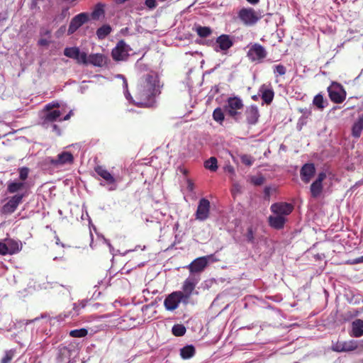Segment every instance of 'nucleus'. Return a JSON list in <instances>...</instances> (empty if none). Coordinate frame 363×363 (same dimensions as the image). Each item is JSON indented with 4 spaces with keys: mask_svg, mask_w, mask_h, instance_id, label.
<instances>
[{
    "mask_svg": "<svg viewBox=\"0 0 363 363\" xmlns=\"http://www.w3.org/2000/svg\"><path fill=\"white\" fill-rule=\"evenodd\" d=\"M160 94V86L157 75L153 72H147L139 80L134 104L140 106L152 107Z\"/></svg>",
    "mask_w": 363,
    "mask_h": 363,
    "instance_id": "1",
    "label": "nucleus"
},
{
    "mask_svg": "<svg viewBox=\"0 0 363 363\" xmlns=\"http://www.w3.org/2000/svg\"><path fill=\"white\" fill-rule=\"evenodd\" d=\"M243 106L244 105L240 98L237 96L230 97L226 101L224 110L227 115L233 120L236 122H240L242 119Z\"/></svg>",
    "mask_w": 363,
    "mask_h": 363,
    "instance_id": "2",
    "label": "nucleus"
},
{
    "mask_svg": "<svg viewBox=\"0 0 363 363\" xmlns=\"http://www.w3.org/2000/svg\"><path fill=\"white\" fill-rule=\"evenodd\" d=\"M180 303L187 305V301L181 294L180 291H177L169 294L164 301V306L167 311H173L177 309Z\"/></svg>",
    "mask_w": 363,
    "mask_h": 363,
    "instance_id": "3",
    "label": "nucleus"
},
{
    "mask_svg": "<svg viewBox=\"0 0 363 363\" xmlns=\"http://www.w3.org/2000/svg\"><path fill=\"white\" fill-rule=\"evenodd\" d=\"M94 169L97 174L105 182V183H100L101 186H106L108 191H115L117 189L118 185L116 179L106 168L102 166H96Z\"/></svg>",
    "mask_w": 363,
    "mask_h": 363,
    "instance_id": "4",
    "label": "nucleus"
},
{
    "mask_svg": "<svg viewBox=\"0 0 363 363\" xmlns=\"http://www.w3.org/2000/svg\"><path fill=\"white\" fill-rule=\"evenodd\" d=\"M238 17L245 25L253 26L262 18V15L252 8H243L240 10Z\"/></svg>",
    "mask_w": 363,
    "mask_h": 363,
    "instance_id": "5",
    "label": "nucleus"
},
{
    "mask_svg": "<svg viewBox=\"0 0 363 363\" xmlns=\"http://www.w3.org/2000/svg\"><path fill=\"white\" fill-rule=\"evenodd\" d=\"M233 44L234 38L233 36L227 34H222L216 40V43L213 45L214 50L217 52H220L225 55Z\"/></svg>",
    "mask_w": 363,
    "mask_h": 363,
    "instance_id": "6",
    "label": "nucleus"
},
{
    "mask_svg": "<svg viewBox=\"0 0 363 363\" xmlns=\"http://www.w3.org/2000/svg\"><path fill=\"white\" fill-rule=\"evenodd\" d=\"M199 277L196 274H191L184 281L182 286V291H181L182 296L187 301H189V298L195 289L196 284L199 281Z\"/></svg>",
    "mask_w": 363,
    "mask_h": 363,
    "instance_id": "7",
    "label": "nucleus"
},
{
    "mask_svg": "<svg viewBox=\"0 0 363 363\" xmlns=\"http://www.w3.org/2000/svg\"><path fill=\"white\" fill-rule=\"evenodd\" d=\"M72 114V111H70L62 118H60L62 113L59 110L48 111H45L44 116H43V125L46 128L48 127L49 123H52L55 121H67L69 120Z\"/></svg>",
    "mask_w": 363,
    "mask_h": 363,
    "instance_id": "8",
    "label": "nucleus"
},
{
    "mask_svg": "<svg viewBox=\"0 0 363 363\" xmlns=\"http://www.w3.org/2000/svg\"><path fill=\"white\" fill-rule=\"evenodd\" d=\"M328 91L330 100L335 103L340 104L345 99V91L340 84L336 82L332 83L328 88Z\"/></svg>",
    "mask_w": 363,
    "mask_h": 363,
    "instance_id": "9",
    "label": "nucleus"
},
{
    "mask_svg": "<svg viewBox=\"0 0 363 363\" xmlns=\"http://www.w3.org/2000/svg\"><path fill=\"white\" fill-rule=\"evenodd\" d=\"M265 48L258 43H255L248 50L247 56L252 62H261L267 57Z\"/></svg>",
    "mask_w": 363,
    "mask_h": 363,
    "instance_id": "10",
    "label": "nucleus"
},
{
    "mask_svg": "<svg viewBox=\"0 0 363 363\" xmlns=\"http://www.w3.org/2000/svg\"><path fill=\"white\" fill-rule=\"evenodd\" d=\"M210 213V202L208 199L203 198L200 199L196 211L195 213V218L200 221L206 220Z\"/></svg>",
    "mask_w": 363,
    "mask_h": 363,
    "instance_id": "11",
    "label": "nucleus"
},
{
    "mask_svg": "<svg viewBox=\"0 0 363 363\" xmlns=\"http://www.w3.org/2000/svg\"><path fill=\"white\" fill-rule=\"evenodd\" d=\"M128 52V45H127L123 40H121L112 50L111 55L113 60L116 61H122L127 59L129 55Z\"/></svg>",
    "mask_w": 363,
    "mask_h": 363,
    "instance_id": "12",
    "label": "nucleus"
},
{
    "mask_svg": "<svg viewBox=\"0 0 363 363\" xmlns=\"http://www.w3.org/2000/svg\"><path fill=\"white\" fill-rule=\"evenodd\" d=\"M50 163L58 167L65 164H71L74 162L73 155L69 152H62L57 155L56 158H50Z\"/></svg>",
    "mask_w": 363,
    "mask_h": 363,
    "instance_id": "13",
    "label": "nucleus"
},
{
    "mask_svg": "<svg viewBox=\"0 0 363 363\" xmlns=\"http://www.w3.org/2000/svg\"><path fill=\"white\" fill-rule=\"evenodd\" d=\"M89 20V15L86 13H81L75 16L70 21L68 35L73 34L79 28L86 23Z\"/></svg>",
    "mask_w": 363,
    "mask_h": 363,
    "instance_id": "14",
    "label": "nucleus"
},
{
    "mask_svg": "<svg viewBox=\"0 0 363 363\" xmlns=\"http://www.w3.org/2000/svg\"><path fill=\"white\" fill-rule=\"evenodd\" d=\"M23 195L16 194L12 196L2 207V213L5 214H11L17 208L18 206L22 202Z\"/></svg>",
    "mask_w": 363,
    "mask_h": 363,
    "instance_id": "15",
    "label": "nucleus"
},
{
    "mask_svg": "<svg viewBox=\"0 0 363 363\" xmlns=\"http://www.w3.org/2000/svg\"><path fill=\"white\" fill-rule=\"evenodd\" d=\"M326 178L325 172H320L316 179L311 184L310 190L312 197L318 198L323 191V182Z\"/></svg>",
    "mask_w": 363,
    "mask_h": 363,
    "instance_id": "16",
    "label": "nucleus"
},
{
    "mask_svg": "<svg viewBox=\"0 0 363 363\" xmlns=\"http://www.w3.org/2000/svg\"><path fill=\"white\" fill-rule=\"evenodd\" d=\"M209 257H201L195 259L190 264L187 266L191 274L200 273L204 270L208 264Z\"/></svg>",
    "mask_w": 363,
    "mask_h": 363,
    "instance_id": "17",
    "label": "nucleus"
},
{
    "mask_svg": "<svg viewBox=\"0 0 363 363\" xmlns=\"http://www.w3.org/2000/svg\"><path fill=\"white\" fill-rule=\"evenodd\" d=\"M270 208L274 214L281 215L286 218L292 212L294 206L289 203H276L272 204Z\"/></svg>",
    "mask_w": 363,
    "mask_h": 363,
    "instance_id": "18",
    "label": "nucleus"
},
{
    "mask_svg": "<svg viewBox=\"0 0 363 363\" xmlns=\"http://www.w3.org/2000/svg\"><path fill=\"white\" fill-rule=\"evenodd\" d=\"M358 347L357 342L354 340H350L342 342H337L333 346V351L337 352H350L356 350Z\"/></svg>",
    "mask_w": 363,
    "mask_h": 363,
    "instance_id": "19",
    "label": "nucleus"
},
{
    "mask_svg": "<svg viewBox=\"0 0 363 363\" xmlns=\"http://www.w3.org/2000/svg\"><path fill=\"white\" fill-rule=\"evenodd\" d=\"M245 118L249 125H255L259 120V113L257 106L252 105L245 109Z\"/></svg>",
    "mask_w": 363,
    "mask_h": 363,
    "instance_id": "20",
    "label": "nucleus"
},
{
    "mask_svg": "<svg viewBox=\"0 0 363 363\" xmlns=\"http://www.w3.org/2000/svg\"><path fill=\"white\" fill-rule=\"evenodd\" d=\"M315 172L313 164H305L301 169V178L305 183H308Z\"/></svg>",
    "mask_w": 363,
    "mask_h": 363,
    "instance_id": "21",
    "label": "nucleus"
},
{
    "mask_svg": "<svg viewBox=\"0 0 363 363\" xmlns=\"http://www.w3.org/2000/svg\"><path fill=\"white\" fill-rule=\"evenodd\" d=\"M286 221V218L281 215L275 214L269 217V225L275 229L283 228Z\"/></svg>",
    "mask_w": 363,
    "mask_h": 363,
    "instance_id": "22",
    "label": "nucleus"
},
{
    "mask_svg": "<svg viewBox=\"0 0 363 363\" xmlns=\"http://www.w3.org/2000/svg\"><path fill=\"white\" fill-rule=\"evenodd\" d=\"M88 64H91L96 67H103L106 64V57L100 53L89 55Z\"/></svg>",
    "mask_w": 363,
    "mask_h": 363,
    "instance_id": "23",
    "label": "nucleus"
},
{
    "mask_svg": "<svg viewBox=\"0 0 363 363\" xmlns=\"http://www.w3.org/2000/svg\"><path fill=\"white\" fill-rule=\"evenodd\" d=\"M6 243L8 247L9 255L16 254L22 249V243L19 240L7 239L6 240Z\"/></svg>",
    "mask_w": 363,
    "mask_h": 363,
    "instance_id": "24",
    "label": "nucleus"
},
{
    "mask_svg": "<svg viewBox=\"0 0 363 363\" xmlns=\"http://www.w3.org/2000/svg\"><path fill=\"white\" fill-rule=\"evenodd\" d=\"M351 336L354 337H360L363 336V320L356 319L352 323Z\"/></svg>",
    "mask_w": 363,
    "mask_h": 363,
    "instance_id": "25",
    "label": "nucleus"
},
{
    "mask_svg": "<svg viewBox=\"0 0 363 363\" xmlns=\"http://www.w3.org/2000/svg\"><path fill=\"white\" fill-rule=\"evenodd\" d=\"M259 91L261 92V98L267 104H271L274 99V93L272 89L267 88L264 85L262 86Z\"/></svg>",
    "mask_w": 363,
    "mask_h": 363,
    "instance_id": "26",
    "label": "nucleus"
},
{
    "mask_svg": "<svg viewBox=\"0 0 363 363\" xmlns=\"http://www.w3.org/2000/svg\"><path fill=\"white\" fill-rule=\"evenodd\" d=\"M363 130V116H359L354 122L352 128V135L354 138H358L360 137L362 131Z\"/></svg>",
    "mask_w": 363,
    "mask_h": 363,
    "instance_id": "27",
    "label": "nucleus"
},
{
    "mask_svg": "<svg viewBox=\"0 0 363 363\" xmlns=\"http://www.w3.org/2000/svg\"><path fill=\"white\" fill-rule=\"evenodd\" d=\"M195 354V348L193 345H186L180 350V355L184 359H189Z\"/></svg>",
    "mask_w": 363,
    "mask_h": 363,
    "instance_id": "28",
    "label": "nucleus"
},
{
    "mask_svg": "<svg viewBox=\"0 0 363 363\" xmlns=\"http://www.w3.org/2000/svg\"><path fill=\"white\" fill-rule=\"evenodd\" d=\"M111 31V28L108 25H104L96 30V35L99 39H104Z\"/></svg>",
    "mask_w": 363,
    "mask_h": 363,
    "instance_id": "29",
    "label": "nucleus"
},
{
    "mask_svg": "<svg viewBox=\"0 0 363 363\" xmlns=\"http://www.w3.org/2000/svg\"><path fill=\"white\" fill-rule=\"evenodd\" d=\"M24 187V183L21 182H11L8 184V191L15 193L21 190Z\"/></svg>",
    "mask_w": 363,
    "mask_h": 363,
    "instance_id": "30",
    "label": "nucleus"
},
{
    "mask_svg": "<svg viewBox=\"0 0 363 363\" xmlns=\"http://www.w3.org/2000/svg\"><path fill=\"white\" fill-rule=\"evenodd\" d=\"M79 49L77 47L66 48L64 50V55L75 60L79 55Z\"/></svg>",
    "mask_w": 363,
    "mask_h": 363,
    "instance_id": "31",
    "label": "nucleus"
},
{
    "mask_svg": "<svg viewBox=\"0 0 363 363\" xmlns=\"http://www.w3.org/2000/svg\"><path fill=\"white\" fill-rule=\"evenodd\" d=\"M204 167L212 172H216L218 169L217 159L214 157H210L204 163Z\"/></svg>",
    "mask_w": 363,
    "mask_h": 363,
    "instance_id": "32",
    "label": "nucleus"
},
{
    "mask_svg": "<svg viewBox=\"0 0 363 363\" xmlns=\"http://www.w3.org/2000/svg\"><path fill=\"white\" fill-rule=\"evenodd\" d=\"M196 31L201 38H206L209 36L212 33L211 28L206 26L203 27L200 26L196 28Z\"/></svg>",
    "mask_w": 363,
    "mask_h": 363,
    "instance_id": "33",
    "label": "nucleus"
},
{
    "mask_svg": "<svg viewBox=\"0 0 363 363\" xmlns=\"http://www.w3.org/2000/svg\"><path fill=\"white\" fill-rule=\"evenodd\" d=\"M172 333L177 337L182 336L186 333V328L182 324H177L172 327Z\"/></svg>",
    "mask_w": 363,
    "mask_h": 363,
    "instance_id": "34",
    "label": "nucleus"
},
{
    "mask_svg": "<svg viewBox=\"0 0 363 363\" xmlns=\"http://www.w3.org/2000/svg\"><path fill=\"white\" fill-rule=\"evenodd\" d=\"M213 118L214 121L220 124L224 121V113L220 108H216L213 113Z\"/></svg>",
    "mask_w": 363,
    "mask_h": 363,
    "instance_id": "35",
    "label": "nucleus"
},
{
    "mask_svg": "<svg viewBox=\"0 0 363 363\" xmlns=\"http://www.w3.org/2000/svg\"><path fill=\"white\" fill-rule=\"evenodd\" d=\"M88 334V331L85 328L76 329L69 332V335L72 337H84Z\"/></svg>",
    "mask_w": 363,
    "mask_h": 363,
    "instance_id": "36",
    "label": "nucleus"
},
{
    "mask_svg": "<svg viewBox=\"0 0 363 363\" xmlns=\"http://www.w3.org/2000/svg\"><path fill=\"white\" fill-rule=\"evenodd\" d=\"M15 354L14 350H9L5 352L4 356L1 359V363H10Z\"/></svg>",
    "mask_w": 363,
    "mask_h": 363,
    "instance_id": "37",
    "label": "nucleus"
},
{
    "mask_svg": "<svg viewBox=\"0 0 363 363\" xmlns=\"http://www.w3.org/2000/svg\"><path fill=\"white\" fill-rule=\"evenodd\" d=\"M286 72V69L284 65L279 64L274 66V74L276 77L284 75Z\"/></svg>",
    "mask_w": 363,
    "mask_h": 363,
    "instance_id": "38",
    "label": "nucleus"
},
{
    "mask_svg": "<svg viewBox=\"0 0 363 363\" xmlns=\"http://www.w3.org/2000/svg\"><path fill=\"white\" fill-rule=\"evenodd\" d=\"M88 59H89V56H87L86 52H81L80 50H79V55H78L77 58H76L75 60H77V62L78 63L87 65Z\"/></svg>",
    "mask_w": 363,
    "mask_h": 363,
    "instance_id": "39",
    "label": "nucleus"
},
{
    "mask_svg": "<svg viewBox=\"0 0 363 363\" xmlns=\"http://www.w3.org/2000/svg\"><path fill=\"white\" fill-rule=\"evenodd\" d=\"M240 160L243 164L247 166H251L255 161L254 158L249 155H242L240 157Z\"/></svg>",
    "mask_w": 363,
    "mask_h": 363,
    "instance_id": "40",
    "label": "nucleus"
},
{
    "mask_svg": "<svg viewBox=\"0 0 363 363\" xmlns=\"http://www.w3.org/2000/svg\"><path fill=\"white\" fill-rule=\"evenodd\" d=\"M313 103L318 108L322 109L324 108L323 98L320 94H318L314 97Z\"/></svg>",
    "mask_w": 363,
    "mask_h": 363,
    "instance_id": "41",
    "label": "nucleus"
},
{
    "mask_svg": "<svg viewBox=\"0 0 363 363\" xmlns=\"http://www.w3.org/2000/svg\"><path fill=\"white\" fill-rule=\"evenodd\" d=\"M86 301L84 300L81 301L78 303H74L73 309L75 311V314L78 315L79 311L81 308H84L86 306Z\"/></svg>",
    "mask_w": 363,
    "mask_h": 363,
    "instance_id": "42",
    "label": "nucleus"
},
{
    "mask_svg": "<svg viewBox=\"0 0 363 363\" xmlns=\"http://www.w3.org/2000/svg\"><path fill=\"white\" fill-rule=\"evenodd\" d=\"M29 169L27 167H22L19 170V178L21 180H25L28 175Z\"/></svg>",
    "mask_w": 363,
    "mask_h": 363,
    "instance_id": "43",
    "label": "nucleus"
},
{
    "mask_svg": "<svg viewBox=\"0 0 363 363\" xmlns=\"http://www.w3.org/2000/svg\"><path fill=\"white\" fill-rule=\"evenodd\" d=\"M246 240L247 242L253 243L255 242L254 232L252 228H249L247 229V232L246 233Z\"/></svg>",
    "mask_w": 363,
    "mask_h": 363,
    "instance_id": "44",
    "label": "nucleus"
},
{
    "mask_svg": "<svg viewBox=\"0 0 363 363\" xmlns=\"http://www.w3.org/2000/svg\"><path fill=\"white\" fill-rule=\"evenodd\" d=\"M58 107H60L59 103L58 102L52 101L51 103L48 104L45 106L44 111H53L52 109L54 108H58Z\"/></svg>",
    "mask_w": 363,
    "mask_h": 363,
    "instance_id": "45",
    "label": "nucleus"
},
{
    "mask_svg": "<svg viewBox=\"0 0 363 363\" xmlns=\"http://www.w3.org/2000/svg\"><path fill=\"white\" fill-rule=\"evenodd\" d=\"M9 255L8 247L6 243L0 242V255Z\"/></svg>",
    "mask_w": 363,
    "mask_h": 363,
    "instance_id": "46",
    "label": "nucleus"
},
{
    "mask_svg": "<svg viewBox=\"0 0 363 363\" xmlns=\"http://www.w3.org/2000/svg\"><path fill=\"white\" fill-rule=\"evenodd\" d=\"M252 182L255 185H261L264 182V178L262 177H258L252 179Z\"/></svg>",
    "mask_w": 363,
    "mask_h": 363,
    "instance_id": "47",
    "label": "nucleus"
},
{
    "mask_svg": "<svg viewBox=\"0 0 363 363\" xmlns=\"http://www.w3.org/2000/svg\"><path fill=\"white\" fill-rule=\"evenodd\" d=\"M145 5L150 9H153L156 6V1L155 0H146Z\"/></svg>",
    "mask_w": 363,
    "mask_h": 363,
    "instance_id": "48",
    "label": "nucleus"
},
{
    "mask_svg": "<svg viewBox=\"0 0 363 363\" xmlns=\"http://www.w3.org/2000/svg\"><path fill=\"white\" fill-rule=\"evenodd\" d=\"M103 10L101 9H95L92 13V17L94 18H98L100 15L103 13Z\"/></svg>",
    "mask_w": 363,
    "mask_h": 363,
    "instance_id": "49",
    "label": "nucleus"
},
{
    "mask_svg": "<svg viewBox=\"0 0 363 363\" xmlns=\"http://www.w3.org/2000/svg\"><path fill=\"white\" fill-rule=\"evenodd\" d=\"M240 189H241V186L238 184H234L233 189H232V192L233 194H235V193L240 192Z\"/></svg>",
    "mask_w": 363,
    "mask_h": 363,
    "instance_id": "50",
    "label": "nucleus"
},
{
    "mask_svg": "<svg viewBox=\"0 0 363 363\" xmlns=\"http://www.w3.org/2000/svg\"><path fill=\"white\" fill-rule=\"evenodd\" d=\"M194 184L193 183V182L190 179H188L187 180V189L189 191H192L194 190Z\"/></svg>",
    "mask_w": 363,
    "mask_h": 363,
    "instance_id": "51",
    "label": "nucleus"
},
{
    "mask_svg": "<svg viewBox=\"0 0 363 363\" xmlns=\"http://www.w3.org/2000/svg\"><path fill=\"white\" fill-rule=\"evenodd\" d=\"M51 127H52L53 131H55L57 135H60V130L57 125L52 124Z\"/></svg>",
    "mask_w": 363,
    "mask_h": 363,
    "instance_id": "52",
    "label": "nucleus"
},
{
    "mask_svg": "<svg viewBox=\"0 0 363 363\" xmlns=\"http://www.w3.org/2000/svg\"><path fill=\"white\" fill-rule=\"evenodd\" d=\"M38 43L40 45L45 46V45H48L49 44V42L46 39H40L38 41Z\"/></svg>",
    "mask_w": 363,
    "mask_h": 363,
    "instance_id": "53",
    "label": "nucleus"
},
{
    "mask_svg": "<svg viewBox=\"0 0 363 363\" xmlns=\"http://www.w3.org/2000/svg\"><path fill=\"white\" fill-rule=\"evenodd\" d=\"M362 262H363V255L359 257L356 258L353 263L359 264V263H362Z\"/></svg>",
    "mask_w": 363,
    "mask_h": 363,
    "instance_id": "54",
    "label": "nucleus"
},
{
    "mask_svg": "<svg viewBox=\"0 0 363 363\" xmlns=\"http://www.w3.org/2000/svg\"><path fill=\"white\" fill-rule=\"evenodd\" d=\"M226 171H228V172L231 173V174H234L235 171H234V169L232 166H228L226 167Z\"/></svg>",
    "mask_w": 363,
    "mask_h": 363,
    "instance_id": "55",
    "label": "nucleus"
},
{
    "mask_svg": "<svg viewBox=\"0 0 363 363\" xmlns=\"http://www.w3.org/2000/svg\"><path fill=\"white\" fill-rule=\"evenodd\" d=\"M105 242L107 244V245L109 247V250H110V252H112V250H113L112 245H111V243L109 242V241L105 238H104Z\"/></svg>",
    "mask_w": 363,
    "mask_h": 363,
    "instance_id": "56",
    "label": "nucleus"
},
{
    "mask_svg": "<svg viewBox=\"0 0 363 363\" xmlns=\"http://www.w3.org/2000/svg\"><path fill=\"white\" fill-rule=\"evenodd\" d=\"M270 191H271L270 187H265V189H264V194H265V196H269V195H270Z\"/></svg>",
    "mask_w": 363,
    "mask_h": 363,
    "instance_id": "57",
    "label": "nucleus"
},
{
    "mask_svg": "<svg viewBox=\"0 0 363 363\" xmlns=\"http://www.w3.org/2000/svg\"><path fill=\"white\" fill-rule=\"evenodd\" d=\"M363 185V178L358 182H356L355 185L356 186Z\"/></svg>",
    "mask_w": 363,
    "mask_h": 363,
    "instance_id": "58",
    "label": "nucleus"
},
{
    "mask_svg": "<svg viewBox=\"0 0 363 363\" xmlns=\"http://www.w3.org/2000/svg\"><path fill=\"white\" fill-rule=\"evenodd\" d=\"M65 26H62V27L59 29V30L57 32V34H58V33H59V34H60V33H64V32H65Z\"/></svg>",
    "mask_w": 363,
    "mask_h": 363,
    "instance_id": "59",
    "label": "nucleus"
},
{
    "mask_svg": "<svg viewBox=\"0 0 363 363\" xmlns=\"http://www.w3.org/2000/svg\"><path fill=\"white\" fill-rule=\"evenodd\" d=\"M125 98H126L128 100H129L130 99H132V97H131V96H130V93H129L128 91H126L125 92Z\"/></svg>",
    "mask_w": 363,
    "mask_h": 363,
    "instance_id": "60",
    "label": "nucleus"
},
{
    "mask_svg": "<svg viewBox=\"0 0 363 363\" xmlns=\"http://www.w3.org/2000/svg\"><path fill=\"white\" fill-rule=\"evenodd\" d=\"M247 1L252 4H256L259 2V0H247Z\"/></svg>",
    "mask_w": 363,
    "mask_h": 363,
    "instance_id": "61",
    "label": "nucleus"
},
{
    "mask_svg": "<svg viewBox=\"0 0 363 363\" xmlns=\"http://www.w3.org/2000/svg\"><path fill=\"white\" fill-rule=\"evenodd\" d=\"M128 0H116V4H122L123 3H125V1H127Z\"/></svg>",
    "mask_w": 363,
    "mask_h": 363,
    "instance_id": "62",
    "label": "nucleus"
},
{
    "mask_svg": "<svg viewBox=\"0 0 363 363\" xmlns=\"http://www.w3.org/2000/svg\"><path fill=\"white\" fill-rule=\"evenodd\" d=\"M123 79H124L123 80V87L127 89V87H128L127 82H126V80L124 78H123Z\"/></svg>",
    "mask_w": 363,
    "mask_h": 363,
    "instance_id": "63",
    "label": "nucleus"
},
{
    "mask_svg": "<svg viewBox=\"0 0 363 363\" xmlns=\"http://www.w3.org/2000/svg\"><path fill=\"white\" fill-rule=\"evenodd\" d=\"M65 289L67 290V291L69 294V291H70V287L69 286L65 287Z\"/></svg>",
    "mask_w": 363,
    "mask_h": 363,
    "instance_id": "64",
    "label": "nucleus"
}]
</instances>
